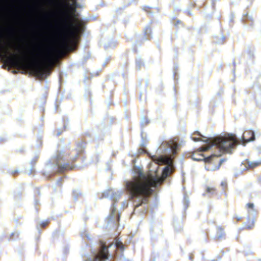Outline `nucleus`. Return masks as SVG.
Returning a JSON list of instances; mask_svg holds the SVG:
<instances>
[{"instance_id": "423d86ee", "label": "nucleus", "mask_w": 261, "mask_h": 261, "mask_svg": "<svg viewBox=\"0 0 261 261\" xmlns=\"http://www.w3.org/2000/svg\"><path fill=\"white\" fill-rule=\"evenodd\" d=\"M64 153L63 151H58L57 154L51 158V160L47 162L48 167H51L53 166L57 168L59 172H62L64 170L68 169L69 164L68 163H63L64 161L63 160Z\"/></svg>"}, {"instance_id": "39448f33", "label": "nucleus", "mask_w": 261, "mask_h": 261, "mask_svg": "<svg viewBox=\"0 0 261 261\" xmlns=\"http://www.w3.org/2000/svg\"><path fill=\"white\" fill-rule=\"evenodd\" d=\"M0 53L5 56L9 54L8 56L9 62L12 67H21L29 65L30 60L22 54L18 55L11 51L9 46H0Z\"/></svg>"}, {"instance_id": "6e6552de", "label": "nucleus", "mask_w": 261, "mask_h": 261, "mask_svg": "<svg viewBox=\"0 0 261 261\" xmlns=\"http://www.w3.org/2000/svg\"><path fill=\"white\" fill-rule=\"evenodd\" d=\"M228 134H225L223 136H227ZM232 134L233 135V134ZM233 135H234L237 140L236 142H235V143H234V144L233 145L231 150L233 149V146L239 141H243V143H244L245 142H249L253 141L255 139L254 133L250 130H246L245 132H244L243 135L241 137L240 140L237 138L236 135L233 134Z\"/></svg>"}, {"instance_id": "b1692460", "label": "nucleus", "mask_w": 261, "mask_h": 261, "mask_svg": "<svg viewBox=\"0 0 261 261\" xmlns=\"http://www.w3.org/2000/svg\"><path fill=\"white\" fill-rule=\"evenodd\" d=\"M213 190H214V189L213 188H211V187H207V192L210 193Z\"/></svg>"}, {"instance_id": "bb28decb", "label": "nucleus", "mask_w": 261, "mask_h": 261, "mask_svg": "<svg viewBox=\"0 0 261 261\" xmlns=\"http://www.w3.org/2000/svg\"><path fill=\"white\" fill-rule=\"evenodd\" d=\"M16 48H17V50H19V51L20 50V49L19 47H17Z\"/></svg>"}, {"instance_id": "ddd939ff", "label": "nucleus", "mask_w": 261, "mask_h": 261, "mask_svg": "<svg viewBox=\"0 0 261 261\" xmlns=\"http://www.w3.org/2000/svg\"><path fill=\"white\" fill-rule=\"evenodd\" d=\"M83 194L79 189L74 190L73 191V196L74 200H76L78 198L82 197Z\"/></svg>"}, {"instance_id": "412c9836", "label": "nucleus", "mask_w": 261, "mask_h": 261, "mask_svg": "<svg viewBox=\"0 0 261 261\" xmlns=\"http://www.w3.org/2000/svg\"><path fill=\"white\" fill-rule=\"evenodd\" d=\"M34 164V163L33 162H31V165H33ZM34 171L33 167V166H31L30 169V170L29 171V173L31 174L33 173Z\"/></svg>"}, {"instance_id": "a878e982", "label": "nucleus", "mask_w": 261, "mask_h": 261, "mask_svg": "<svg viewBox=\"0 0 261 261\" xmlns=\"http://www.w3.org/2000/svg\"><path fill=\"white\" fill-rule=\"evenodd\" d=\"M86 237H87V238H88L89 239H90V237H89V235H88V234H87V235L86 236Z\"/></svg>"}, {"instance_id": "0eeeda50", "label": "nucleus", "mask_w": 261, "mask_h": 261, "mask_svg": "<svg viewBox=\"0 0 261 261\" xmlns=\"http://www.w3.org/2000/svg\"><path fill=\"white\" fill-rule=\"evenodd\" d=\"M122 193L123 191L121 190L111 189L106 191L104 193L105 196L109 199H112L114 201V203L113 204V207H112L111 214L109 218V219L111 220H113L114 219L113 215L116 209L115 206V203L118 201L120 196L122 194Z\"/></svg>"}, {"instance_id": "7c9ffc66", "label": "nucleus", "mask_w": 261, "mask_h": 261, "mask_svg": "<svg viewBox=\"0 0 261 261\" xmlns=\"http://www.w3.org/2000/svg\"><path fill=\"white\" fill-rule=\"evenodd\" d=\"M108 47V46L107 45H106V48H107Z\"/></svg>"}, {"instance_id": "5701e85b", "label": "nucleus", "mask_w": 261, "mask_h": 261, "mask_svg": "<svg viewBox=\"0 0 261 261\" xmlns=\"http://www.w3.org/2000/svg\"><path fill=\"white\" fill-rule=\"evenodd\" d=\"M195 154H193V157H192V158H193V159L194 160H195L194 159V158H196L195 156ZM199 156H197V159H202V156H203V158H205L203 155H199Z\"/></svg>"}, {"instance_id": "f03ea898", "label": "nucleus", "mask_w": 261, "mask_h": 261, "mask_svg": "<svg viewBox=\"0 0 261 261\" xmlns=\"http://www.w3.org/2000/svg\"><path fill=\"white\" fill-rule=\"evenodd\" d=\"M75 23L71 22L65 23L60 29L57 40V46H52L45 54L38 56H33L32 60L36 63L42 61L48 65L53 64L65 50H72L71 45L80 33L84 31L83 22L78 18H75Z\"/></svg>"}, {"instance_id": "6ab92c4d", "label": "nucleus", "mask_w": 261, "mask_h": 261, "mask_svg": "<svg viewBox=\"0 0 261 261\" xmlns=\"http://www.w3.org/2000/svg\"><path fill=\"white\" fill-rule=\"evenodd\" d=\"M184 205H185V206H187L188 207V204H189V198L187 197V196H185V197H184Z\"/></svg>"}, {"instance_id": "9b49d317", "label": "nucleus", "mask_w": 261, "mask_h": 261, "mask_svg": "<svg viewBox=\"0 0 261 261\" xmlns=\"http://www.w3.org/2000/svg\"><path fill=\"white\" fill-rule=\"evenodd\" d=\"M151 29L149 27L147 26L146 28H145L144 30V33L145 35V38H142L141 39L142 41H145L147 39H148L149 37H151Z\"/></svg>"}, {"instance_id": "2f4dec72", "label": "nucleus", "mask_w": 261, "mask_h": 261, "mask_svg": "<svg viewBox=\"0 0 261 261\" xmlns=\"http://www.w3.org/2000/svg\"><path fill=\"white\" fill-rule=\"evenodd\" d=\"M57 182L59 184V180H57Z\"/></svg>"}, {"instance_id": "7ed1b4c3", "label": "nucleus", "mask_w": 261, "mask_h": 261, "mask_svg": "<svg viewBox=\"0 0 261 261\" xmlns=\"http://www.w3.org/2000/svg\"><path fill=\"white\" fill-rule=\"evenodd\" d=\"M236 138L234 135L232 134H228L227 136H219L217 137L212 138L211 139L206 140V143L208 145L206 147H202V151H205L209 149L211 147L214 146L218 149L219 152L214 153L211 156L206 157V158L202 159L194 158L195 161L204 160L206 163L205 169L210 171L217 170L219 169L220 165L224 162L223 159H221L219 162L218 166H214L213 158L218 157L221 155L222 153L231 152V148L233 145L236 142Z\"/></svg>"}, {"instance_id": "4be33fe9", "label": "nucleus", "mask_w": 261, "mask_h": 261, "mask_svg": "<svg viewBox=\"0 0 261 261\" xmlns=\"http://www.w3.org/2000/svg\"><path fill=\"white\" fill-rule=\"evenodd\" d=\"M39 224L42 226V227H45L47 224V222H44V221H40L39 222Z\"/></svg>"}, {"instance_id": "dca6fc26", "label": "nucleus", "mask_w": 261, "mask_h": 261, "mask_svg": "<svg viewBox=\"0 0 261 261\" xmlns=\"http://www.w3.org/2000/svg\"><path fill=\"white\" fill-rule=\"evenodd\" d=\"M249 224H245L244 228L245 229H251L254 225V220H249L248 222Z\"/></svg>"}, {"instance_id": "a211bd4d", "label": "nucleus", "mask_w": 261, "mask_h": 261, "mask_svg": "<svg viewBox=\"0 0 261 261\" xmlns=\"http://www.w3.org/2000/svg\"><path fill=\"white\" fill-rule=\"evenodd\" d=\"M148 123V120L147 118L142 116L141 118V124L142 125H144L147 124Z\"/></svg>"}, {"instance_id": "aec40b11", "label": "nucleus", "mask_w": 261, "mask_h": 261, "mask_svg": "<svg viewBox=\"0 0 261 261\" xmlns=\"http://www.w3.org/2000/svg\"><path fill=\"white\" fill-rule=\"evenodd\" d=\"M246 206L250 209H251L253 210L254 204L253 203H248L246 204Z\"/></svg>"}, {"instance_id": "9d476101", "label": "nucleus", "mask_w": 261, "mask_h": 261, "mask_svg": "<svg viewBox=\"0 0 261 261\" xmlns=\"http://www.w3.org/2000/svg\"><path fill=\"white\" fill-rule=\"evenodd\" d=\"M197 133L198 135H200V136H201L202 137L203 139H200V138H197V137H192V140H193L194 141H199V140H202V141H204L203 139H205V140H204V142H205V145L202 146V147H206V146H208V144H207L206 143V140L211 139L212 137H209V138H207L206 137H204V136H202V135L200 134V133H199V132H197ZM218 136H216V137H218ZM213 138H215V137H214ZM201 148L200 151H203L202 150H202V146L201 147V148Z\"/></svg>"}, {"instance_id": "2eb2a0df", "label": "nucleus", "mask_w": 261, "mask_h": 261, "mask_svg": "<svg viewBox=\"0 0 261 261\" xmlns=\"http://www.w3.org/2000/svg\"><path fill=\"white\" fill-rule=\"evenodd\" d=\"M77 0H70V1L71 2V8L74 11H76V10L78 8V4L77 3Z\"/></svg>"}, {"instance_id": "c756f323", "label": "nucleus", "mask_w": 261, "mask_h": 261, "mask_svg": "<svg viewBox=\"0 0 261 261\" xmlns=\"http://www.w3.org/2000/svg\"><path fill=\"white\" fill-rule=\"evenodd\" d=\"M60 133L59 132V133H58L57 134V135H60Z\"/></svg>"}, {"instance_id": "f257e3e1", "label": "nucleus", "mask_w": 261, "mask_h": 261, "mask_svg": "<svg viewBox=\"0 0 261 261\" xmlns=\"http://www.w3.org/2000/svg\"><path fill=\"white\" fill-rule=\"evenodd\" d=\"M178 146L177 142L173 140L163 142L158 150L159 153L151 156L152 162L149 164L148 174H145L140 168L134 169L133 178L126 181L125 187L131 198H137L135 208L145 203L153 191L152 188L173 172L172 156L176 153Z\"/></svg>"}, {"instance_id": "f8f14e48", "label": "nucleus", "mask_w": 261, "mask_h": 261, "mask_svg": "<svg viewBox=\"0 0 261 261\" xmlns=\"http://www.w3.org/2000/svg\"><path fill=\"white\" fill-rule=\"evenodd\" d=\"M224 232L223 230V229L221 227H218L217 228V237L218 239H220L223 237L224 236Z\"/></svg>"}, {"instance_id": "1a4fd4ad", "label": "nucleus", "mask_w": 261, "mask_h": 261, "mask_svg": "<svg viewBox=\"0 0 261 261\" xmlns=\"http://www.w3.org/2000/svg\"><path fill=\"white\" fill-rule=\"evenodd\" d=\"M35 72L38 76L42 79L49 74V72L40 67L36 68Z\"/></svg>"}, {"instance_id": "393cba45", "label": "nucleus", "mask_w": 261, "mask_h": 261, "mask_svg": "<svg viewBox=\"0 0 261 261\" xmlns=\"http://www.w3.org/2000/svg\"><path fill=\"white\" fill-rule=\"evenodd\" d=\"M79 155V154L78 153H76V155H75V156L74 157H71V159L73 161L75 160L77 156H78Z\"/></svg>"}, {"instance_id": "cd10ccee", "label": "nucleus", "mask_w": 261, "mask_h": 261, "mask_svg": "<svg viewBox=\"0 0 261 261\" xmlns=\"http://www.w3.org/2000/svg\"><path fill=\"white\" fill-rule=\"evenodd\" d=\"M115 43H113V46H115Z\"/></svg>"}, {"instance_id": "4468645a", "label": "nucleus", "mask_w": 261, "mask_h": 261, "mask_svg": "<svg viewBox=\"0 0 261 261\" xmlns=\"http://www.w3.org/2000/svg\"><path fill=\"white\" fill-rule=\"evenodd\" d=\"M137 67L140 69L142 66L144 65V62L141 58L138 57L136 61Z\"/></svg>"}, {"instance_id": "f3484780", "label": "nucleus", "mask_w": 261, "mask_h": 261, "mask_svg": "<svg viewBox=\"0 0 261 261\" xmlns=\"http://www.w3.org/2000/svg\"><path fill=\"white\" fill-rule=\"evenodd\" d=\"M248 165L250 168H254L259 165V163L248 161Z\"/></svg>"}, {"instance_id": "c85d7f7f", "label": "nucleus", "mask_w": 261, "mask_h": 261, "mask_svg": "<svg viewBox=\"0 0 261 261\" xmlns=\"http://www.w3.org/2000/svg\"><path fill=\"white\" fill-rule=\"evenodd\" d=\"M82 149H79V151H82Z\"/></svg>"}, {"instance_id": "20e7f679", "label": "nucleus", "mask_w": 261, "mask_h": 261, "mask_svg": "<svg viewBox=\"0 0 261 261\" xmlns=\"http://www.w3.org/2000/svg\"><path fill=\"white\" fill-rule=\"evenodd\" d=\"M100 247L99 251L94 253L85 261H107L109 259L110 256L109 254L108 248L113 253L115 251L116 249L123 251L124 246L121 241L117 240L115 243L112 242L109 246L102 242H100Z\"/></svg>"}]
</instances>
